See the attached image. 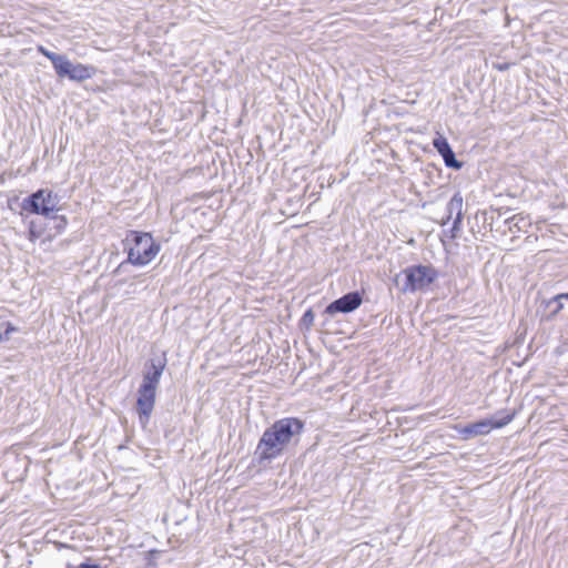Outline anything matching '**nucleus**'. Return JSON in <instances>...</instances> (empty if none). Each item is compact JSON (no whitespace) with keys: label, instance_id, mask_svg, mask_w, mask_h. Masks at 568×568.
Segmentation results:
<instances>
[{"label":"nucleus","instance_id":"f257e3e1","mask_svg":"<svg viewBox=\"0 0 568 568\" xmlns=\"http://www.w3.org/2000/svg\"><path fill=\"white\" fill-rule=\"evenodd\" d=\"M305 424L297 417H283L275 420L261 436L255 456L258 462H271L280 457L290 445H296Z\"/></svg>","mask_w":568,"mask_h":568},{"label":"nucleus","instance_id":"f03ea898","mask_svg":"<svg viewBox=\"0 0 568 568\" xmlns=\"http://www.w3.org/2000/svg\"><path fill=\"white\" fill-rule=\"evenodd\" d=\"M166 366V356L150 358L144 366L142 383L138 389L136 413L140 425L145 428L150 422L156 397V389Z\"/></svg>","mask_w":568,"mask_h":568},{"label":"nucleus","instance_id":"7ed1b4c3","mask_svg":"<svg viewBox=\"0 0 568 568\" xmlns=\"http://www.w3.org/2000/svg\"><path fill=\"white\" fill-rule=\"evenodd\" d=\"M128 258L121 262L114 270L120 275L126 271L128 265L144 266L149 264L160 252L161 245L156 243L150 233L129 231L123 240Z\"/></svg>","mask_w":568,"mask_h":568},{"label":"nucleus","instance_id":"20e7f679","mask_svg":"<svg viewBox=\"0 0 568 568\" xmlns=\"http://www.w3.org/2000/svg\"><path fill=\"white\" fill-rule=\"evenodd\" d=\"M58 204L57 193L48 189H39L22 200L21 209L28 213L51 219L55 234H61L68 226V219L64 215L53 214L59 210Z\"/></svg>","mask_w":568,"mask_h":568},{"label":"nucleus","instance_id":"39448f33","mask_svg":"<svg viewBox=\"0 0 568 568\" xmlns=\"http://www.w3.org/2000/svg\"><path fill=\"white\" fill-rule=\"evenodd\" d=\"M438 277V271L432 265H412L404 268L400 273L396 274L394 282L400 286L402 293L423 291L434 283Z\"/></svg>","mask_w":568,"mask_h":568},{"label":"nucleus","instance_id":"423d86ee","mask_svg":"<svg viewBox=\"0 0 568 568\" xmlns=\"http://www.w3.org/2000/svg\"><path fill=\"white\" fill-rule=\"evenodd\" d=\"M516 416V412L506 414L503 419L485 418L467 425H457L455 430L464 440H468L476 436L488 435L493 429L503 428L508 425Z\"/></svg>","mask_w":568,"mask_h":568},{"label":"nucleus","instance_id":"0eeeda50","mask_svg":"<svg viewBox=\"0 0 568 568\" xmlns=\"http://www.w3.org/2000/svg\"><path fill=\"white\" fill-rule=\"evenodd\" d=\"M97 72V68L91 64L73 63L65 55L58 64L55 73L59 78H67L71 81L82 82L91 79Z\"/></svg>","mask_w":568,"mask_h":568},{"label":"nucleus","instance_id":"6e6552de","mask_svg":"<svg viewBox=\"0 0 568 568\" xmlns=\"http://www.w3.org/2000/svg\"><path fill=\"white\" fill-rule=\"evenodd\" d=\"M362 302L363 297L358 291L348 292L329 303L325 308V313L328 315L336 313L347 314L357 310L362 305Z\"/></svg>","mask_w":568,"mask_h":568},{"label":"nucleus","instance_id":"1a4fd4ad","mask_svg":"<svg viewBox=\"0 0 568 568\" xmlns=\"http://www.w3.org/2000/svg\"><path fill=\"white\" fill-rule=\"evenodd\" d=\"M463 204L464 200L460 192H456L446 204V215L443 217L440 224L445 226L454 216L462 214Z\"/></svg>","mask_w":568,"mask_h":568},{"label":"nucleus","instance_id":"9d476101","mask_svg":"<svg viewBox=\"0 0 568 568\" xmlns=\"http://www.w3.org/2000/svg\"><path fill=\"white\" fill-rule=\"evenodd\" d=\"M504 224L507 226L508 231L510 232H520L526 226L529 225V222L526 217H524L520 214H515L511 217H508L504 221Z\"/></svg>","mask_w":568,"mask_h":568},{"label":"nucleus","instance_id":"9b49d317","mask_svg":"<svg viewBox=\"0 0 568 568\" xmlns=\"http://www.w3.org/2000/svg\"><path fill=\"white\" fill-rule=\"evenodd\" d=\"M452 220H453L452 227L448 231H446L445 233L450 240H455L459 236V234L462 232L463 213L454 216Z\"/></svg>","mask_w":568,"mask_h":568},{"label":"nucleus","instance_id":"f8f14e48","mask_svg":"<svg viewBox=\"0 0 568 568\" xmlns=\"http://www.w3.org/2000/svg\"><path fill=\"white\" fill-rule=\"evenodd\" d=\"M38 51L44 55L45 58H48L52 65H53V69L54 71L58 69V64L61 63V61L63 60V58L65 57V54H59V53H55V52H52L48 49H45L44 47L42 45H39L38 47Z\"/></svg>","mask_w":568,"mask_h":568},{"label":"nucleus","instance_id":"ddd939ff","mask_svg":"<svg viewBox=\"0 0 568 568\" xmlns=\"http://www.w3.org/2000/svg\"><path fill=\"white\" fill-rule=\"evenodd\" d=\"M440 156L443 158V161L447 168L454 170H460L463 168V162L456 159L453 149L450 151L443 153Z\"/></svg>","mask_w":568,"mask_h":568},{"label":"nucleus","instance_id":"4468645a","mask_svg":"<svg viewBox=\"0 0 568 568\" xmlns=\"http://www.w3.org/2000/svg\"><path fill=\"white\" fill-rule=\"evenodd\" d=\"M544 303H545V306L550 310L548 318L556 316L564 307L562 300L557 298V295Z\"/></svg>","mask_w":568,"mask_h":568},{"label":"nucleus","instance_id":"2eb2a0df","mask_svg":"<svg viewBox=\"0 0 568 568\" xmlns=\"http://www.w3.org/2000/svg\"><path fill=\"white\" fill-rule=\"evenodd\" d=\"M162 554H163V551L158 550V549H151V550L144 552V561H145L144 567L145 568H156L158 559Z\"/></svg>","mask_w":568,"mask_h":568},{"label":"nucleus","instance_id":"dca6fc26","mask_svg":"<svg viewBox=\"0 0 568 568\" xmlns=\"http://www.w3.org/2000/svg\"><path fill=\"white\" fill-rule=\"evenodd\" d=\"M433 146L436 149V151L442 155L443 153L450 151L452 146L448 143L447 139L440 134H438L433 140Z\"/></svg>","mask_w":568,"mask_h":568},{"label":"nucleus","instance_id":"f3484780","mask_svg":"<svg viewBox=\"0 0 568 568\" xmlns=\"http://www.w3.org/2000/svg\"><path fill=\"white\" fill-rule=\"evenodd\" d=\"M314 323V313L312 308H308L302 316L300 325L302 328L310 329Z\"/></svg>","mask_w":568,"mask_h":568},{"label":"nucleus","instance_id":"a211bd4d","mask_svg":"<svg viewBox=\"0 0 568 568\" xmlns=\"http://www.w3.org/2000/svg\"><path fill=\"white\" fill-rule=\"evenodd\" d=\"M43 231V229H34V221H30L28 229V239L31 242H36L38 239L42 236Z\"/></svg>","mask_w":568,"mask_h":568},{"label":"nucleus","instance_id":"6ab92c4d","mask_svg":"<svg viewBox=\"0 0 568 568\" xmlns=\"http://www.w3.org/2000/svg\"><path fill=\"white\" fill-rule=\"evenodd\" d=\"M17 331H18V328L13 324L8 322L6 324L4 332L0 333V343L9 341L11 333H14Z\"/></svg>","mask_w":568,"mask_h":568},{"label":"nucleus","instance_id":"aec40b11","mask_svg":"<svg viewBox=\"0 0 568 568\" xmlns=\"http://www.w3.org/2000/svg\"><path fill=\"white\" fill-rule=\"evenodd\" d=\"M65 568H102V567L100 565H98V564H91L89 561H85V562H81L78 566H74V565L68 562L65 565Z\"/></svg>","mask_w":568,"mask_h":568},{"label":"nucleus","instance_id":"412c9836","mask_svg":"<svg viewBox=\"0 0 568 568\" xmlns=\"http://www.w3.org/2000/svg\"><path fill=\"white\" fill-rule=\"evenodd\" d=\"M509 412L506 409L498 410L491 418L495 419H503V417L508 414Z\"/></svg>","mask_w":568,"mask_h":568},{"label":"nucleus","instance_id":"4be33fe9","mask_svg":"<svg viewBox=\"0 0 568 568\" xmlns=\"http://www.w3.org/2000/svg\"><path fill=\"white\" fill-rule=\"evenodd\" d=\"M495 68L498 69L499 71H505L508 69V64L507 63L497 64V65H495Z\"/></svg>","mask_w":568,"mask_h":568},{"label":"nucleus","instance_id":"5701e85b","mask_svg":"<svg viewBox=\"0 0 568 568\" xmlns=\"http://www.w3.org/2000/svg\"><path fill=\"white\" fill-rule=\"evenodd\" d=\"M557 298H561V300L568 301V292L567 293L557 294Z\"/></svg>","mask_w":568,"mask_h":568},{"label":"nucleus","instance_id":"b1692460","mask_svg":"<svg viewBox=\"0 0 568 568\" xmlns=\"http://www.w3.org/2000/svg\"><path fill=\"white\" fill-rule=\"evenodd\" d=\"M34 229H43V227L38 225V223L34 221Z\"/></svg>","mask_w":568,"mask_h":568}]
</instances>
